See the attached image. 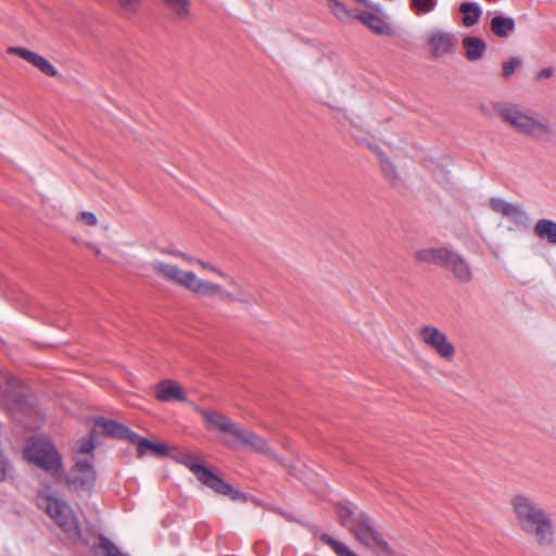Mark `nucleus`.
<instances>
[{
    "label": "nucleus",
    "mask_w": 556,
    "mask_h": 556,
    "mask_svg": "<svg viewBox=\"0 0 556 556\" xmlns=\"http://www.w3.org/2000/svg\"><path fill=\"white\" fill-rule=\"evenodd\" d=\"M510 505L519 529L533 535L539 545H551L554 542V527L551 515L533 498L517 494L511 497Z\"/></svg>",
    "instance_id": "nucleus-1"
},
{
    "label": "nucleus",
    "mask_w": 556,
    "mask_h": 556,
    "mask_svg": "<svg viewBox=\"0 0 556 556\" xmlns=\"http://www.w3.org/2000/svg\"><path fill=\"white\" fill-rule=\"evenodd\" d=\"M336 513L339 523L363 546L370 549L376 547L378 553L386 556L393 555L394 552L392 547L378 531L368 514L365 511H356L351 506L343 504L336 505Z\"/></svg>",
    "instance_id": "nucleus-2"
},
{
    "label": "nucleus",
    "mask_w": 556,
    "mask_h": 556,
    "mask_svg": "<svg viewBox=\"0 0 556 556\" xmlns=\"http://www.w3.org/2000/svg\"><path fill=\"white\" fill-rule=\"evenodd\" d=\"M153 268L157 275L187 290L203 296H218L222 301L232 299V293L223 289L220 285L199 279L192 271H184L176 265L156 262Z\"/></svg>",
    "instance_id": "nucleus-3"
},
{
    "label": "nucleus",
    "mask_w": 556,
    "mask_h": 556,
    "mask_svg": "<svg viewBox=\"0 0 556 556\" xmlns=\"http://www.w3.org/2000/svg\"><path fill=\"white\" fill-rule=\"evenodd\" d=\"M415 258L418 262L433 264L450 270L459 283H469L473 278L469 263L451 249L429 248L418 250L415 253Z\"/></svg>",
    "instance_id": "nucleus-4"
},
{
    "label": "nucleus",
    "mask_w": 556,
    "mask_h": 556,
    "mask_svg": "<svg viewBox=\"0 0 556 556\" xmlns=\"http://www.w3.org/2000/svg\"><path fill=\"white\" fill-rule=\"evenodd\" d=\"M179 462L184 464L197 477V479L214 491L215 493L227 496L233 502L247 503L248 495L240 490L232 488L222 477L213 472L208 467L199 463L195 455L184 454Z\"/></svg>",
    "instance_id": "nucleus-5"
},
{
    "label": "nucleus",
    "mask_w": 556,
    "mask_h": 556,
    "mask_svg": "<svg viewBox=\"0 0 556 556\" xmlns=\"http://www.w3.org/2000/svg\"><path fill=\"white\" fill-rule=\"evenodd\" d=\"M25 457L49 472L55 480L61 481L64 476L61 456L54 444L48 439H34L25 448Z\"/></svg>",
    "instance_id": "nucleus-6"
},
{
    "label": "nucleus",
    "mask_w": 556,
    "mask_h": 556,
    "mask_svg": "<svg viewBox=\"0 0 556 556\" xmlns=\"http://www.w3.org/2000/svg\"><path fill=\"white\" fill-rule=\"evenodd\" d=\"M39 506L45 509L50 518L61 528L67 540L72 543L81 540L79 521L72 507L66 502L52 496H46L40 498Z\"/></svg>",
    "instance_id": "nucleus-7"
},
{
    "label": "nucleus",
    "mask_w": 556,
    "mask_h": 556,
    "mask_svg": "<svg viewBox=\"0 0 556 556\" xmlns=\"http://www.w3.org/2000/svg\"><path fill=\"white\" fill-rule=\"evenodd\" d=\"M495 110L503 121L509 123L516 130L528 137L540 140L552 132L547 123L538 121L532 116L522 113L517 106H504L497 104Z\"/></svg>",
    "instance_id": "nucleus-8"
},
{
    "label": "nucleus",
    "mask_w": 556,
    "mask_h": 556,
    "mask_svg": "<svg viewBox=\"0 0 556 556\" xmlns=\"http://www.w3.org/2000/svg\"><path fill=\"white\" fill-rule=\"evenodd\" d=\"M97 473L88 459H77L71 472H64L63 479L68 486L81 490H90L96 482Z\"/></svg>",
    "instance_id": "nucleus-9"
},
{
    "label": "nucleus",
    "mask_w": 556,
    "mask_h": 556,
    "mask_svg": "<svg viewBox=\"0 0 556 556\" xmlns=\"http://www.w3.org/2000/svg\"><path fill=\"white\" fill-rule=\"evenodd\" d=\"M419 336L422 342L433 349L442 358L450 361L455 355L454 344L437 327L424 326L420 329Z\"/></svg>",
    "instance_id": "nucleus-10"
},
{
    "label": "nucleus",
    "mask_w": 556,
    "mask_h": 556,
    "mask_svg": "<svg viewBox=\"0 0 556 556\" xmlns=\"http://www.w3.org/2000/svg\"><path fill=\"white\" fill-rule=\"evenodd\" d=\"M194 409L206 421L208 429H218L220 432L230 435H233L237 430L238 424L232 422L229 417L220 412L199 406Z\"/></svg>",
    "instance_id": "nucleus-11"
},
{
    "label": "nucleus",
    "mask_w": 556,
    "mask_h": 556,
    "mask_svg": "<svg viewBox=\"0 0 556 556\" xmlns=\"http://www.w3.org/2000/svg\"><path fill=\"white\" fill-rule=\"evenodd\" d=\"M8 53L18 55L49 77H56L59 75L56 68L46 58L26 48L10 47Z\"/></svg>",
    "instance_id": "nucleus-12"
},
{
    "label": "nucleus",
    "mask_w": 556,
    "mask_h": 556,
    "mask_svg": "<svg viewBox=\"0 0 556 556\" xmlns=\"http://www.w3.org/2000/svg\"><path fill=\"white\" fill-rule=\"evenodd\" d=\"M154 396L160 402H187L182 387L175 380L164 379L155 384Z\"/></svg>",
    "instance_id": "nucleus-13"
},
{
    "label": "nucleus",
    "mask_w": 556,
    "mask_h": 556,
    "mask_svg": "<svg viewBox=\"0 0 556 556\" xmlns=\"http://www.w3.org/2000/svg\"><path fill=\"white\" fill-rule=\"evenodd\" d=\"M232 437L254 452L273 455V452L265 439L239 425Z\"/></svg>",
    "instance_id": "nucleus-14"
},
{
    "label": "nucleus",
    "mask_w": 556,
    "mask_h": 556,
    "mask_svg": "<svg viewBox=\"0 0 556 556\" xmlns=\"http://www.w3.org/2000/svg\"><path fill=\"white\" fill-rule=\"evenodd\" d=\"M455 42L456 40L452 34L441 30L432 31L428 39V45L435 58L452 53Z\"/></svg>",
    "instance_id": "nucleus-15"
},
{
    "label": "nucleus",
    "mask_w": 556,
    "mask_h": 556,
    "mask_svg": "<svg viewBox=\"0 0 556 556\" xmlns=\"http://www.w3.org/2000/svg\"><path fill=\"white\" fill-rule=\"evenodd\" d=\"M358 20L378 35H392L391 26L380 15L365 11L358 15Z\"/></svg>",
    "instance_id": "nucleus-16"
},
{
    "label": "nucleus",
    "mask_w": 556,
    "mask_h": 556,
    "mask_svg": "<svg viewBox=\"0 0 556 556\" xmlns=\"http://www.w3.org/2000/svg\"><path fill=\"white\" fill-rule=\"evenodd\" d=\"M124 428L125 425L113 419H108L102 416L97 417L94 419L93 429H97V433L100 432L101 434L109 438L122 439L123 431H126Z\"/></svg>",
    "instance_id": "nucleus-17"
},
{
    "label": "nucleus",
    "mask_w": 556,
    "mask_h": 556,
    "mask_svg": "<svg viewBox=\"0 0 556 556\" xmlns=\"http://www.w3.org/2000/svg\"><path fill=\"white\" fill-rule=\"evenodd\" d=\"M462 43L465 49V56L468 61H477L481 59L486 50V43L479 37H465Z\"/></svg>",
    "instance_id": "nucleus-18"
},
{
    "label": "nucleus",
    "mask_w": 556,
    "mask_h": 556,
    "mask_svg": "<svg viewBox=\"0 0 556 556\" xmlns=\"http://www.w3.org/2000/svg\"><path fill=\"white\" fill-rule=\"evenodd\" d=\"M515 27V20L509 16L496 15L490 22L491 31L498 38H506Z\"/></svg>",
    "instance_id": "nucleus-19"
},
{
    "label": "nucleus",
    "mask_w": 556,
    "mask_h": 556,
    "mask_svg": "<svg viewBox=\"0 0 556 556\" xmlns=\"http://www.w3.org/2000/svg\"><path fill=\"white\" fill-rule=\"evenodd\" d=\"M533 231L539 239L545 240L552 245H556V222L541 218L534 225Z\"/></svg>",
    "instance_id": "nucleus-20"
},
{
    "label": "nucleus",
    "mask_w": 556,
    "mask_h": 556,
    "mask_svg": "<svg viewBox=\"0 0 556 556\" xmlns=\"http://www.w3.org/2000/svg\"><path fill=\"white\" fill-rule=\"evenodd\" d=\"M458 10L463 14L462 23L466 27L476 25L482 15L481 8L475 2L465 1L460 3Z\"/></svg>",
    "instance_id": "nucleus-21"
},
{
    "label": "nucleus",
    "mask_w": 556,
    "mask_h": 556,
    "mask_svg": "<svg viewBox=\"0 0 556 556\" xmlns=\"http://www.w3.org/2000/svg\"><path fill=\"white\" fill-rule=\"evenodd\" d=\"M176 21L187 20L190 15V0H162Z\"/></svg>",
    "instance_id": "nucleus-22"
},
{
    "label": "nucleus",
    "mask_w": 556,
    "mask_h": 556,
    "mask_svg": "<svg viewBox=\"0 0 556 556\" xmlns=\"http://www.w3.org/2000/svg\"><path fill=\"white\" fill-rule=\"evenodd\" d=\"M147 451H150L159 456H166L169 453V447L164 443L152 442L149 439L144 438L139 443L138 456H143L147 453Z\"/></svg>",
    "instance_id": "nucleus-23"
},
{
    "label": "nucleus",
    "mask_w": 556,
    "mask_h": 556,
    "mask_svg": "<svg viewBox=\"0 0 556 556\" xmlns=\"http://www.w3.org/2000/svg\"><path fill=\"white\" fill-rule=\"evenodd\" d=\"M379 161L381 170L386 177V179L394 185L399 179V173L396 170L395 165L392 163V161L386 155V153L382 150H379Z\"/></svg>",
    "instance_id": "nucleus-24"
},
{
    "label": "nucleus",
    "mask_w": 556,
    "mask_h": 556,
    "mask_svg": "<svg viewBox=\"0 0 556 556\" xmlns=\"http://www.w3.org/2000/svg\"><path fill=\"white\" fill-rule=\"evenodd\" d=\"M319 540L329 545L338 556H358L356 553L351 551L345 544L334 540L327 533H323Z\"/></svg>",
    "instance_id": "nucleus-25"
},
{
    "label": "nucleus",
    "mask_w": 556,
    "mask_h": 556,
    "mask_svg": "<svg viewBox=\"0 0 556 556\" xmlns=\"http://www.w3.org/2000/svg\"><path fill=\"white\" fill-rule=\"evenodd\" d=\"M438 0H409V9L417 15L428 14L434 10Z\"/></svg>",
    "instance_id": "nucleus-26"
},
{
    "label": "nucleus",
    "mask_w": 556,
    "mask_h": 556,
    "mask_svg": "<svg viewBox=\"0 0 556 556\" xmlns=\"http://www.w3.org/2000/svg\"><path fill=\"white\" fill-rule=\"evenodd\" d=\"M506 217L510 218L517 225H525L529 222L528 214L523 211L520 205L509 204Z\"/></svg>",
    "instance_id": "nucleus-27"
},
{
    "label": "nucleus",
    "mask_w": 556,
    "mask_h": 556,
    "mask_svg": "<svg viewBox=\"0 0 556 556\" xmlns=\"http://www.w3.org/2000/svg\"><path fill=\"white\" fill-rule=\"evenodd\" d=\"M97 435V429H92L88 437L80 438L76 445L77 452L81 454H90L94 448V441Z\"/></svg>",
    "instance_id": "nucleus-28"
},
{
    "label": "nucleus",
    "mask_w": 556,
    "mask_h": 556,
    "mask_svg": "<svg viewBox=\"0 0 556 556\" xmlns=\"http://www.w3.org/2000/svg\"><path fill=\"white\" fill-rule=\"evenodd\" d=\"M126 15H135L140 11L142 0H115Z\"/></svg>",
    "instance_id": "nucleus-29"
},
{
    "label": "nucleus",
    "mask_w": 556,
    "mask_h": 556,
    "mask_svg": "<svg viewBox=\"0 0 556 556\" xmlns=\"http://www.w3.org/2000/svg\"><path fill=\"white\" fill-rule=\"evenodd\" d=\"M522 61L519 58H510L508 61L502 64V77L507 80L515 73V71L521 66Z\"/></svg>",
    "instance_id": "nucleus-30"
},
{
    "label": "nucleus",
    "mask_w": 556,
    "mask_h": 556,
    "mask_svg": "<svg viewBox=\"0 0 556 556\" xmlns=\"http://www.w3.org/2000/svg\"><path fill=\"white\" fill-rule=\"evenodd\" d=\"M16 384L18 381L15 378L0 374V394L9 392Z\"/></svg>",
    "instance_id": "nucleus-31"
},
{
    "label": "nucleus",
    "mask_w": 556,
    "mask_h": 556,
    "mask_svg": "<svg viewBox=\"0 0 556 556\" xmlns=\"http://www.w3.org/2000/svg\"><path fill=\"white\" fill-rule=\"evenodd\" d=\"M510 203L504 201L503 199H500V198H492L490 200V207L496 212V213H500L502 214L503 216H505L506 212H507V208L509 206Z\"/></svg>",
    "instance_id": "nucleus-32"
},
{
    "label": "nucleus",
    "mask_w": 556,
    "mask_h": 556,
    "mask_svg": "<svg viewBox=\"0 0 556 556\" xmlns=\"http://www.w3.org/2000/svg\"><path fill=\"white\" fill-rule=\"evenodd\" d=\"M126 431H123V440L128 441L131 444L137 445V452L139 451V443L141 440H143V437H140L138 433L132 431L130 428L126 427L124 428Z\"/></svg>",
    "instance_id": "nucleus-33"
},
{
    "label": "nucleus",
    "mask_w": 556,
    "mask_h": 556,
    "mask_svg": "<svg viewBox=\"0 0 556 556\" xmlns=\"http://www.w3.org/2000/svg\"><path fill=\"white\" fill-rule=\"evenodd\" d=\"M100 548L105 552V556H121L118 548L108 539H101Z\"/></svg>",
    "instance_id": "nucleus-34"
},
{
    "label": "nucleus",
    "mask_w": 556,
    "mask_h": 556,
    "mask_svg": "<svg viewBox=\"0 0 556 556\" xmlns=\"http://www.w3.org/2000/svg\"><path fill=\"white\" fill-rule=\"evenodd\" d=\"M227 302H241L244 304H251L254 302L253 298L243 290H239L237 295L232 294V299H226Z\"/></svg>",
    "instance_id": "nucleus-35"
},
{
    "label": "nucleus",
    "mask_w": 556,
    "mask_h": 556,
    "mask_svg": "<svg viewBox=\"0 0 556 556\" xmlns=\"http://www.w3.org/2000/svg\"><path fill=\"white\" fill-rule=\"evenodd\" d=\"M330 8L333 14L337 15L339 18L349 15V11L346 10V8L339 1L331 0Z\"/></svg>",
    "instance_id": "nucleus-36"
},
{
    "label": "nucleus",
    "mask_w": 556,
    "mask_h": 556,
    "mask_svg": "<svg viewBox=\"0 0 556 556\" xmlns=\"http://www.w3.org/2000/svg\"><path fill=\"white\" fill-rule=\"evenodd\" d=\"M10 469L8 459L0 452V482L4 481Z\"/></svg>",
    "instance_id": "nucleus-37"
},
{
    "label": "nucleus",
    "mask_w": 556,
    "mask_h": 556,
    "mask_svg": "<svg viewBox=\"0 0 556 556\" xmlns=\"http://www.w3.org/2000/svg\"><path fill=\"white\" fill-rule=\"evenodd\" d=\"M80 219L88 226H96L98 223L96 215L91 212H81Z\"/></svg>",
    "instance_id": "nucleus-38"
},
{
    "label": "nucleus",
    "mask_w": 556,
    "mask_h": 556,
    "mask_svg": "<svg viewBox=\"0 0 556 556\" xmlns=\"http://www.w3.org/2000/svg\"><path fill=\"white\" fill-rule=\"evenodd\" d=\"M194 263L199 264L204 269H208V270H211L213 273H216L220 277L225 276V274L222 270H219L217 267H215L214 265H212L210 263H206V262H204L202 260H199V258H195Z\"/></svg>",
    "instance_id": "nucleus-39"
},
{
    "label": "nucleus",
    "mask_w": 556,
    "mask_h": 556,
    "mask_svg": "<svg viewBox=\"0 0 556 556\" xmlns=\"http://www.w3.org/2000/svg\"><path fill=\"white\" fill-rule=\"evenodd\" d=\"M554 70L552 67H545L536 74L538 79H545L553 76Z\"/></svg>",
    "instance_id": "nucleus-40"
},
{
    "label": "nucleus",
    "mask_w": 556,
    "mask_h": 556,
    "mask_svg": "<svg viewBox=\"0 0 556 556\" xmlns=\"http://www.w3.org/2000/svg\"><path fill=\"white\" fill-rule=\"evenodd\" d=\"M170 255L173 256H177V257H181L182 260L189 262V263H194L195 258L189 256L188 254L181 252V251H170L168 252Z\"/></svg>",
    "instance_id": "nucleus-41"
},
{
    "label": "nucleus",
    "mask_w": 556,
    "mask_h": 556,
    "mask_svg": "<svg viewBox=\"0 0 556 556\" xmlns=\"http://www.w3.org/2000/svg\"><path fill=\"white\" fill-rule=\"evenodd\" d=\"M358 3L364 4L367 8L375 9L377 12L380 11V8L377 5H372L369 0H355Z\"/></svg>",
    "instance_id": "nucleus-42"
},
{
    "label": "nucleus",
    "mask_w": 556,
    "mask_h": 556,
    "mask_svg": "<svg viewBox=\"0 0 556 556\" xmlns=\"http://www.w3.org/2000/svg\"><path fill=\"white\" fill-rule=\"evenodd\" d=\"M224 444L227 445V446L232 447L233 446V441L232 440H225Z\"/></svg>",
    "instance_id": "nucleus-43"
},
{
    "label": "nucleus",
    "mask_w": 556,
    "mask_h": 556,
    "mask_svg": "<svg viewBox=\"0 0 556 556\" xmlns=\"http://www.w3.org/2000/svg\"><path fill=\"white\" fill-rule=\"evenodd\" d=\"M370 149H371L375 153H377V155L379 156V150H381L379 147H377V146L371 147V146H370Z\"/></svg>",
    "instance_id": "nucleus-44"
}]
</instances>
